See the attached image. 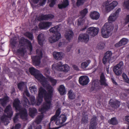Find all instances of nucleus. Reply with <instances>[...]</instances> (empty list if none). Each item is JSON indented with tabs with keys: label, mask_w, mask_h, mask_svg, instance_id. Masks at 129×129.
Segmentation results:
<instances>
[{
	"label": "nucleus",
	"mask_w": 129,
	"mask_h": 129,
	"mask_svg": "<svg viewBox=\"0 0 129 129\" xmlns=\"http://www.w3.org/2000/svg\"><path fill=\"white\" fill-rule=\"evenodd\" d=\"M120 11V9L118 8L114 13L111 14L108 18L109 23H106L103 26L101 33L102 36L104 38H108L112 35L114 27L111 23L115 20L118 16Z\"/></svg>",
	"instance_id": "obj_1"
},
{
	"label": "nucleus",
	"mask_w": 129,
	"mask_h": 129,
	"mask_svg": "<svg viewBox=\"0 0 129 129\" xmlns=\"http://www.w3.org/2000/svg\"><path fill=\"white\" fill-rule=\"evenodd\" d=\"M59 26H56L51 28L49 29L50 32L54 34L49 38V41L50 43L55 42L60 39L61 37V34L59 33Z\"/></svg>",
	"instance_id": "obj_2"
},
{
	"label": "nucleus",
	"mask_w": 129,
	"mask_h": 129,
	"mask_svg": "<svg viewBox=\"0 0 129 129\" xmlns=\"http://www.w3.org/2000/svg\"><path fill=\"white\" fill-rule=\"evenodd\" d=\"M4 112L7 113V115H4L1 118V120L2 122L6 123V125L8 124L9 123V120L8 118H10L12 117L13 114L11 107L10 105H9L6 108Z\"/></svg>",
	"instance_id": "obj_3"
},
{
	"label": "nucleus",
	"mask_w": 129,
	"mask_h": 129,
	"mask_svg": "<svg viewBox=\"0 0 129 129\" xmlns=\"http://www.w3.org/2000/svg\"><path fill=\"white\" fill-rule=\"evenodd\" d=\"M55 69L60 71L67 72L70 70V68L66 64L62 65L61 62H59L57 63L53 64L52 66V68Z\"/></svg>",
	"instance_id": "obj_4"
},
{
	"label": "nucleus",
	"mask_w": 129,
	"mask_h": 129,
	"mask_svg": "<svg viewBox=\"0 0 129 129\" xmlns=\"http://www.w3.org/2000/svg\"><path fill=\"white\" fill-rule=\"evenodd\" d=\"M123 66V61H121L114 67L113 71L116 75L118 76L122 73Z\"/></svg>",
	"instance_id": "obj_5"
},
{
	"label": "nucleus",
	"mask_w": 129,
	"mask_h": 129,
	"mask_svg": "<svg viewBox=\"0 0 129 129\" xmlns=\"http://www.w3.org/2000/svg\"><path fill=\"white\" fill-rule=\"evenodd\" d=\"M46 92V90L42 87H41L39 88L37 105H40L41 103L43 101V96H44Z\"/></svg>",
	"instance_id": "obj_6"
},
{
	"label": "nucleus",
	"mask_w": 129,
	"mask_h": 129,
	"mask_svg": "<svg viewBox=\"0 0 129 129\" xmlns=\"http://www.w3.org/2000/svg\"><path fill=\"white\" fill-rule=\"evenodd\" d=\"M25 43L28 44L27 46L29 48V50L30 52L33 50V47L31 42L27 39L24 38H22L19 42V44L21 45V46H23L25 44Z\"/></svg>",
	"instance_id": "obj_7"
},
{
	"label": "nucleus",
	"mask_w": 129,
	"mask_h": 129,
	"mask_svg": "<svg viewBox=\"0 0 129 129\" xmlns=\"http://www.w3.org/2000/svg\"><path fill=\"white\" fill-rule=\"evenodd\" d=\"M99 31V28L92 27L88 28L87 32L89 35L94 37L98 34Z\"/></svg>",
	"instance_id": "obj_8"
},
{
	"label": "nucleus",
	"mask_w": 129,
	"mask_h": 129,
	"mask_svg": "<svg viewBox=\"0 0 129 129\" xmlns=\"http://www.w3.org/2000/svg\"><path fill=\"white\" fill-rule=\"evenodd\" d=\"M112 55L111 52L110 51H107L105 54L102 59V62L104 64H105L107 62L110 63V60Z\"/></svg>",
	"instance_id": "obj_9"
},
{
	"label": "nucleus",
	"mask_w": 129,
	"mask_h": 129,
	"mask_svg": "<svg viewBox=\"0 0 129 129\" xmlns=\"http://www.w3.org/2000/svg\"><path fill=\"white\" fill-rule=\"evenodd\" d=\"M54 17V16L52 14L44 15L43 14L37 18V19L39 21H41L43 20H47L49 19H51L53 18Z\"/></svg>",
	"instance_id": "obj_10"
},
{
	"label": "nucleus",
	"mask_w": 129,
	"mask_h": 129,
	"mask_svg": "<svg viewBox=\"0 0 129 129\" xmlns=\"http://www.w3.org/2000/svg\"><path fill=\"white\" fill-rule=\"evenodd\" d=\"M89 35L86 34H80L78 37V40L79 42H84L87 43L89 40Z\"/></svg>",
	"instance_id": "obj_11"
},
{
	"label": "nucleus",
	"mask_w": 129,
	"mask_h": 129,
	"mask_svg": "<svg viewBox=\"0 0 129 129\" xmlns=\"http://www.w3.org/2000/svg\"><path fill=\"white\" fill-rule=\"evenodd\" d=\"M45 103L43 104V106L40 110L42 113H44L46 110L50 109L51 105V101L45 100Z\"/></svg>",
	"instance_id": "obj_12"
},
{
	"label": "nucleus",
	"mask_w": 129,
	"mask_h": 129,
	"mask_svg": "<svg viewBox=\"0 0 129 129\" xmlns=\"http://www.w3.org/2000/svg\"><path fill=\"white\" fill-rule=\"evenodd\" d=\"M89 81L88 77L86 76H81L79 79V83L82 86L87 85L89 83Z\"/></svg>",
	"instance_id": "obj_13"
},
{
	"label": "nucleus",
	"mask_w": 129,
	"mask_h": 129,
	"mask_svg": "<svg viewBox=\"0 0 129 129\" xmlns=\"http://www.w3.org/2000/svg\"><path fill=\"white\" fill-rule=\"evenodd\" d=\"M19 112L20 117L22 119L27 120V119L28 114L26 109L24 108H21L18 110Z\"/></svg>",
	"instance_id": "obj_14"
},
{
	"label": "nucleus",
	"mask_w": 129,
	"mask_h": 129,
	"mask_svg": "<svg viewBox=\"0 0 129 129\" xmlns=\"http://www.w3.org/2000/svg\"><path fill=\"white\" fill-rule=\"evenodd\" d=\"M52 24L51 22L43 21L40 23L39 26L41 29H47L49 28Z\"/></svg>",
	"instance_id": "obj_15"
},
{
	"label": "nucleus",
	"mask_w": 129,
	"mask_h": 129,
	"mask_svg": "<svg viewBox=\"0 0 129 129\" xmlns=\"http://www.w3.org/2000/svg\"><path fill=\"white\" fill-rule=\"evenodd\" d=\"M117 2L114 1L109 5L106 6L105 7V11L107 12H109L113 10L118 4Z\"/></svg>",
	"instance_id": "obj_16"
},
{
	"label": "nucleus",
	"mask_w": 129,
	"mask_h": 129,
	"mask_svg": "<svg viewBox=\"0 0 129 129\" xmlns=\"http://www.w3.org/2000/svg\"><path fill=\"white\" fill-rule=\"evenodd\" d=\"M109 104L113 109H115L118 108L120 105V102L116 100H113L111 99L109 101Z\"/></svg>",
	"instance_id": "obj_17"
},
{
	"label": "nucleus",
	"mask_w": 129,
	"mask_h": 129,
	"mask_svg": "<svg viewBox=\"0 0 129 129\" xmlns=\"http://www.w3.org/2000/svg\"><path fill=\"white\" fill-rule=\"evenodd\" d=\"M101 88V87L99 82L98 81H95L93 82L91 84L90 90V91H92L94 90L97 91Z\"/></svg>",
	"instance_id": "obj_18"
},
{
	"label": "nucleus",
	"mask_w": 129,
	"mask_h": 129,
	"mask_svg": "<svg viewBox=\"0 0 129 129\" xmlns=\"http://www.w3.org/2000/svg\"><path fill=\"white\" fill-rule=\"evenodd\" d=\"M96 117L93 116L90 122L89 129H95L96 125Z\"/></svg>",
	"instance_id": "obj_19"
},
{
	"label": "nucleus",
	"mask_w": 129,
	"mask_h": 129,
	"mask_svg": "<svg viewBox=\"0 0 129 129\" xmlns=\"http://www.w3.org/2000/svg\"><path fill=\"white\" fill-rule=\"evenodd\" d=\"M20 101L18 99H15L14 100L13 103V106L15 108L16 112H17L18 110H20L21 108L20 105Z\"/></svg>",
	"instance_id": "obj_20"
},
{
	"label": "nucleus",
	"mask_w": 129,
	"mask_h": 129,
	"mask_svg": "<svg viewBox=\"0 0 129 129\" xmlns=\"http://www.w3.org/2000/svg\"><path fill=\"white\" fill-rule=\"evenodd\" d=\"M128 41L127 39L125 38H123L118 43L116 44L114 46L116 47H119L123 45H124L127 44Z\"/></svg>",
	"instance_id": "obj_21"
},
{
	"label": "nucleus",
	"mask_w": 129,
	"mask_h": 129,
	"mask_svg": "<svg viewBox=\"0 0 129 129\" xmlns=\"http://www.w3.org/2000/svg\"><path fill=\"white\" fill-rule=\"evenodd\" d=\"M100 82L101 83V85H104L105 86L108 85L106 83V80L104 74L102 73L101 74L100 77Z\"/></svg>",
	"instance_id": "obj_22"
},
{
	"label": "nucleus",
	"mask_w": 129,
	"mask_h": 129,
	"mask_svg": "<svg viewBox=\"0 0 129 129\" xmlns=\"http://www.w3.org/2000/svg\"><path fill=\"white\" fill-rule=\"evenodd\" d=\"M91 18L93 20H97L100 16L99 13L96 11L91 12L90 14Z\"/></svg>",
	"instance_id": "obj_23"
},
{
	"label": "nucleus",
	"mask_w": 129,
	"mask_h": 129,
	"mask_svg": "<svg viewBox=\"0 0 129 129\" xmlns=\"http://www.w3.org/2000/svg\"><path fill=\"white\" fill-rule=\"evenodd\" d=\"M33 62L34 65L39 66L40 63L41 59L37 55L34 56L32 57Z\"/></svg>",
	"instance_id": "obj_24"
},
{
	"label": "nucleus",
	"mask_w": 129,
	"mask_h": 129,
	"mask_svg": "<svg viewBox=\"0 0 129 129\" xmlns=\"http://www.w3.org/2000/svg\"><path fill=\"white\" fill-rule=\"evenodd\" d=\"M73 33L71 30H69L66 31L64 35L66 39L69 41H70L73 38Z\"/></svg>",
	"instance_id": "obj_25"
},
{
	"label": "nucleus",
	"mask_w": 129,
	"mask_h": 129,
	"mask_svg": "<svg viewBox=\"0 0 129 129\" xmlns=\"http://www.w3.org/2000/svg\"><path fill=\"white\" fill-rule=\"evenodd\" d=\"M37 38L38 43L41 46L43 45V43L45 40L44 34L42 33L39 34L38 35Z\"/></svg>",
	"instance_id": "obj_26"
},
{
	"label": "nucleus",
	"mask_w": 129,
	"mask_h": 129,
	"mask_svg": "<svg viewBox=\"0 0 129 129\" xmlns=\"http://www.w3.org/2000/svg\"><path fill=\"white\" fill-rule=\"evenodd\" d=\"M29 115L32 118H34L37 113V110L35 108H30L29 109Z\"/></svg>",
	"instance_id": "obj_27"
},
{
	"label": "nucleus",
	"mask_w": 129,
	"mask_h": 129,
	"mask_svg": "<svg viewBox=\"0 0 129 129\" xmlns=\"http://www.w3.org/2000/svg\"><path fill=\"white\" fill-rule=\"evenodd\" d=\"M69 5V2L68 0H63V3L59 4L58 7L59 9H61L67 7Z\"/></svg>",
	"instance_id": "obj_28"
},
{
	"label": "nucleus",
	"mask_w": 129,
	"mask_h": 129,
	"mask_svg": "<svg viewBox=\"0 0 129 129\" xmlns=\"http://www.w3.org/2000/svg\"><path fill=\"white\" fill-rule=\"evenodd\" d=\"M61 109L58 108L56 110L55 114L51 118V120L56 121L57 119V117L60 115L61 112Z\"/></svg>",
	"instance_id": "obj_29"
},
{
	"label": "nucleus",
	"mask_w": 129,
	"mask_h": 129,
	"mask_svg": "<svg viewBox=\"0 0 129 129\" xmlns=\"http://www.w3.org/2000/svg\"><path fill=\"white\" fill-rule=\"evenodd\" d=\"M53 57L56 60L61 59L62 58V55L61 52H54L53 53Z\"/></svg>",
	"instance_id": "obj_30"
},
{
	"label": "nucleus",
	"mask_w": 129,
	"mask_h": 129,
	"mask_svg": "<svg viewBox=\"0 0 129 129\" xmlns=\"http://www.w3.org/2000/svg\"><path fill=\"white\" fill-rule=\"evenodd\" d=\"M58 89L61 95H64L66 93L65 88L63 85H60Z\"/></svg>",
	"instance_id": "obj_31"
},
{
	"label": "nucleus",
	"mask_w": 129,
	"mask_h": 129,
	"mask_svg": "<svg viewBox=\"0 0 129 129\" xmlns=\"http://www.w3.org/2000/svg\"><path fill=\"white\" fill-rule=\"evenodd\" d=\"M38 81L41 83L44 87L47 86V85L48 84L46 78L44 76H43Z\"/></svg>",
	"instance_id": "obj_32"
},
{
	"label": "nucleus",
	"mask_w": 129,
	"mask_h": 129,
	"mask_svg": "<svg viewBox=\"0 0 129 129\" xmlns=\"http://www.w3.org/2000/svg\"><path fill=\"white\" fill-rule=\"evenodd\" d=\"M9 99V98L8 96L5 97L3 99H0V103L3 106L5 105Z\"/></svg>",
	"instance_id": "obj_33"
},
{
	"label": "nucleus",
	"mask_w": 129,
	"mask_h": 129,
	"mask_svg": "<svg viewBox=\"0 0 129 129\" xmlns=\"http://www.w3.org/2000/svg\"><path fill=\"white\" fill-rule=\"evenodd\" d=\"M53 93L48 92H46L44 95V99L45 100H50L51 101V98L52 96Z\"/></svg>",
	"instance_id": "obj_34"
},
{
	"label": "nucleus",
	"mask_w": 129,
	"mask_h": 129,
	"mask_svg": "<svg viewBox=\"0 0 129 129\" xmlns=\"http://www.w3.org/2000/svg\"><path fill=\"white\" fill-rule=\"evenodd\" d=\"M23 100L22 101V103L24 106H28V105H31L30 103L25 96H23Z\"/></svg>",
	"instance_id": "obj_35"
},
{
	"label": "nucleus",
	"mask_w": 129,
	"mask_h": 129,
	"mask_svg": "<svg viewBox=\"0 0 129 129\" xmlns=\"http://www.w3.org/2000/svg\"><path fill=\"white\" fill-rule=\"evenodd\" d=\"M47 79L50 82L52 86H54L57 83V80L54 79L50 76L48 77H47Z\"/></svg>",
	"instance_id": "obj_36"
},
{
	"label": "nucleus",
	"mask_w": 129,
	"mask_h": 129,
	"mask_svg": "<svg viewBox=\"0 0 129 129\" xmlns=\"http://www.w3.org/2000/svg\"><path fill=\"white\" fill-rule=\"evenodd\" d=\"M91 62L90 60H87L86 61L82 62L81 64V67L82 68L85 69L87 67Z\"/></svg>",
	"instance_id": "obj_37"
},
{
	"label": "nucleus",
	"mask_w": 129,
	"mask_h": 129,
	"mask_svg": "<svg viewBox=\"0 0 129 129\" xmlns=\"http://www.w3.org/2000/svg\"><path fill=\"white\" fill-rule=\"evenodd\" d=\"M29 100L30 101L31 104L32 105H35L36 106H39V105H37V102L36 103L35 100V98L34 96H31L30 97Z\"/></svg>",
	"instance_id": "obj_38"
},
{
	"label": "nucleus",
	"mask_w": 129,
	"mask_h": 129,
	"mask_svg": "<svg viewBox=\"0 0 129 129\" xmlns=\"http://www.w3.org/2000/svg\"><path fill=\"white\" fill-rule=\"evenodd\" d=\"M108 122L110 124L113 125H116L118 123V121L115 117L111 118V119L109 120Z\"/></svg>",
	"instance_id": "obj_39"
},
{
	"label": "nucleus",
	"mask_w": 129,
	"mask_h": 129,
	"mask_svg": "<svg viewBox=\"0 0 129 129\" xmlns=\"http://www.w3.org/2000/svg\"><path fill=\"white\" fill-rule=\"evenodd\" d=\"M44 118V115H38L37 118L35 120V122L37 124H40Z\"/></svg>",
	"instance_id": "obj_40"
},
{
	"label": "nucleus",
	"mask_w": 129,
	"mask_h": 129,
	"mask_svg": "<svg viewBox=\"0 0 129 129\" xmlns=\"http://www.w3.org/2000/svg\"><path fill=\"white\" fill-rule=\"evenodd\" d=\"M38 71L33 67L30 68L29 69V71L31 74L34 76L35 75Z\"/></svg>",
	"instance_id": "obj_41"
},
{
	"label": "nucleus",
	"mask_w": 129,
	"mask_h": 129,
	"mask_svg": "<svg viewBox=\"0 0 129 129\" xmlns=\"http://www.w3.org/2000/svg\"><path fill=\"white\" fill-rule=\"evenodd\" d=\"M34 76L38 81H39V80L43 76L40 73V71H38Z\"/></svg>",
	"instance_id": "obj_42"
},
{
	"label": "nucleus",
	"mask_w": 129,
	"mask_h": 129,
	"mask_svg": "<svg viewBox=\"0 0 129 129\" xmlns=\"http://www.w3.org/2000/svg\"><path fill=\"white\" fill-rule=\"evenodd\" d=\"M88 12V9L85 8L83 9V10L81 11L80 12V14L82 16V17H85L86 15Z\"/></svg>",
	"instance_id": "obj_43"
},
{
	"label": "nucleus",
	"mask_w": 129,
	"mask_h": 129,
	"mask_svg": "<svg viewBox=\"0 0 129 129\" xmlns=\"http://www.w3.org/2000/svg\"><path fill=\"white\" fill-rule=\"evenodd\" d=\"M68 95L69 99L71 100H73L75 98L74 94L73 93L72 90H71L69 91L68 93Z\"/></svg>",
	"instance_id": "obj_44"
},
{
	"label": "nucleus",
	"mask_w": 129,
	"mask_h": 129,
	"mask_svg": "<svg viewBox=\"0 0 129 129\" xmlns=\"http://www.w3.org/2000/svg\"><path fill=\"white\" fill-rule=\"evenodd\" d=\"M25 35L30 40H32L33 39L34 37L32 33L29 32H27L25 33Z\"/></svg>",
	"instance_id": "obj_45"
},
{
	"label": "nucleus",
	"mask_w": 129,
	"mask_h": 129,
	"mask_svg": "<svg viewBox=\"0 0 129 129\" xmlns=\"http://www.w3.org/2000/svg\"><path fill=\"white\" fill-rule=\"evenodd\" d=\"M84 17H80L78 19V25L80 26L82 25L84 23L85 20L84 19Z\"/></svg>",
	"instance_id": "obj_46"
},
{
	"label": "nucleus",
	"mask_w": 129,
	"mask_h": 129,
	"mask_svg": "<svg viewBox=\"0 0 129 129\" xmlns=\"http://www.w3.org/2000/svg\"><path fill=\"white\" fill-rule=\"evenodd\" d=\"M44 87H46V88L48 90V92L53 93V88L49 84H48L47 85V86H45Z\"/></svg>",
	"instance_id": "obj_47"
},
{
	"label": "nucleus",
	"mask_w": 129,
	"mask_h": 129,
	"mask_svg": "<svg viewBox=\"0 0 129 129\" xmlns=\"http://www.w3.org/2000/svg\"><path fill=\"white\" fill-rule=\"evenodd\" d=\"M86 0H77L76 3L77 6L79 7L81 5H83Z\"/></svg>",
	"instance_id": "obj_48"
},
{
	"label": "nucleus",
	"mask_w": 129,
	"mask_h": 129,
	"mask_svg": "<svg viewBox=\"0 0 129 129\" xmlns=\"http://www.w3.org/2000/svg\"><path fill=\"white\" fill-rule=\"evenodd\" d=\"M50 122L49 123L48 125V127H49V125H50V126H51L52 128V127H54L53 126V125H55V124H54V123H55L56 124V125H59L58 124H57V122L58 121H57L56 122H55V121H54V120H51H51H50Z\"/></svg>",
	"instance_id": "obj_49"
},
{
	"label": "nucleus",
	"mask_w": 129,
	"mask_h": 129,
	"mask_svg": "<svg viewBox=\"0 0 129 129\" xmlns=\"http://www.w3.org/2000/svg\"><path fill=\"white\" fill-rule=\"evenodd\" d=\"M123 6L125 9L129 10V0L124 2Z\"/></svg>",
	"instance_id": "obj_50"
},
{
	"label": "nucleus",
	"mask_w": 129,
	"mask_h": 129,
	"mask_svg": "<svg viewBox=\"0 0 129 129\" xmlns=\"http://www.w3.org/2000/svg\"><path fill=\"white\" fill-rule=\"evenodd\" d=\"M122 77L124 81L126 83H129V79L127 78V75L124 73H123Z\"/></svg>",
	"instance_id": "obj_51"
},
{
	"label": "nucleus",
	"mask_w": 129,
	"mask_h": 129,
	"mask_svg": "<svg viewBox=\"0 0 129 129\" xmlns=\"http://www.w3.org/2000/svg\"><path fill=\"white\" fill-rule=\"evenodd\" d=\"M29 88L30 91L33 93H35L37 92V88L35 85L30 87Z\"/></svg>",
	"instance_id": "obj_52"
},
{
	"label": "nucleus",
	"mask_w": 129,
	"mask_h": 129,
	"mask_svg": "<svg viewBox=\"0 0 129 129\" xmlns=\"http://www.w3.org/2000/svg\"><path fill=\"white\" fill-rule=\"evenodd\" d=\"M24 85L23 82H22L19 83L17 85L18 88L20 90H21L23 88V87Z\"/></svg>",
	"instance_id": "obj_53"
},
{
	"label": "nucleus",
	"mask_w": 129,
	"mask_h": 129,
	"mask_svg": "<svg viewBox=\"0 0 129 129\" xmlns=\"http://www.w3.org/2000/svg\"><path fill=\"white\" fill-rule=\"evenodd\" d=\"M39 50L37 49L36 50V52L37 54H38V56H39V57L40 58V59H41L42 58V57L43 53L42 51L41 50H40L39 51V52H38Z\"/></svg>",
	"instance_id": "obj_54"
},
{
	"label": "nucleus",
	"mask_w": 129,
	"mask_h": 129,
	"mask_svg": "<svg viewBox=\"0 0 129 129\" xmlns=\"http://www.w3.org/2000/svg\"><path fill=\"white\" fill-rule=\"evenodd\" d=\"M67 117L66 116H65L64 117H63L61 119V121H60V120L59 121V124H61L63 123L64 122L67 120Z\"/></svg>",
	"instance_id": "obj_55"
},
{
	"label": "nucleus",
	"mask_w": 129,
	"mask_h": 129,
	"mask_svg": "<svg viewBox=\"0 0 129 129\" xmlns=\"http://www.w3.org/2000/svg\"><path fill=\"white\" fill-rule=\"evenodd\" d=\"M81 121L83 123H87L88 121V119L87 117L86 118L85 117L82 118Z\"/></svg>",
	"instance_id": "obj_56"
},
{
	"label": "nucleus",
	"mask_w": 129,
	"mask_h": 129,
	"mask_svg": "<svg viewBox=\"0 0 129 129\" xmlns=\"http://www.w3.org/2000/svg\"><path fill=\"white\" fill-rule=\"evenodd\" d=\"M98 48L99 49H103L104 48V46L105 45V44H104L103 43H101L99 44H98Z\"/></svg>",
	"instance_id": "obj_57"
},
{
	"label": "nucleus",
	"mask_w": 129,
	"mask_h": 129,
	"mask_svg": "<svg viewBox=\"0 0 129 129\" xmlns=\"http://www.w3.org/2000/svg\"><path fill=\"white\" fill-rule=\"evenodd\" d=\"M56 1V0H52L49 4V6L51 7H53L55 4Z\"/></svg>",
	"instance_id": "obj_58"
},
{
	"label": "nucleus",
	"mask_w": 129,
	"mask_h": 129,
	"mask_svg": "<svg viewBox=\"0 0 129 129\" xmlns=\"http://www.w3.org/2000/svg\"><path fill=\"white\" fill-rule=\"evenodd\" d=\"M17 52L18 53L20 54L23 53L24 52V49L23 48H21L17 49Z\"/></svg>",
	"instance_id": "obj_59"
},
{
	"label": "nucleus",
	"mask_w": 129,
	"mask_h": 129,
	"mask_svg": "<svg viewBox=\"0 0 129 129\" xmlns=\"http://www.w3.org/2000/svg\"><path fill=\"white\" fill-rule=\"evenodd\" d=\"M47 0H43L39 3V5L40 6H43L45 4Z\"/></svg>",
	"instance_id": "obj_60"
},
{
	"label": "nucleus",
	"mask_w": 129,
	"mask_h": 129,
	"mask_svg": "<svg viewBox=\"0 0 129 129\" xmlns=\"http://www.w3.org/2000/svg\"><path fill=\"white\" fill-rule=\"evenodd\" d=\"M124 21L125 23L126 24L129 23V14L126 15L124 19Z\"/></svg>",
	"instance_id": "obj_61"
},
{
	"label": "nucleus",
	"mask_w": 129,
	"mask_h": 129,
	"mask_svg": "<svg viewBox=\"0 0 129 129\" xmlns=\"http://www.w3.org/2000/svg\"><path fill=\"white\" fill-rule=\"evenodd\" d=\"M21 126L20 124H16L15 126L14 129H19L21 127Z\"/></svg>",
	"instance_id": "obj_62"
},
{
	"label": "nucleus",
	"mask_w": 129,
	"mask_h": 129,
	"mask_svg": "<svg viewBox=\"0 0 129 129\" xmlns=\"http://www.w3.org/2000/svg\"><path fill=\"white\" fill-rule=\"evenodd\" d=\"M44 71L46 73L49 74H50V71L49 70V69L48 68H46L44 69Z\"/></svg>",
	"instance_id": "obj_63"
},
{
	"label": "nucleus",
	"mask_w": 129,
	"mask_h": 129,
	"mask_svg": "<svg viewBox=\"0 0 129 129\" xmlns=\"http://www.w3.org/2000/svg\"><path fill=\"white\" fill-rule=\"evenodd\" d=\"M50 125H49V127H48V128L46 129H59L60 128L61 126H60L58 127H52L51 126H50Z\"/></svg>",
	"instance_id": "obj_64"
}]
</instances>
